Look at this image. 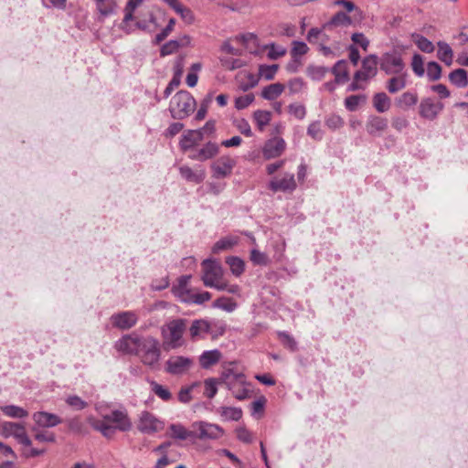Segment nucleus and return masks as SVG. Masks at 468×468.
I'll return each mask as SVG.
<instances>
[{
  "label": "nucleus",
  "mask_w": 468,
  "mask_h": 468,
  "mask_svg": "<svg viewBox=\"0 0 468 468\" xmlns=\"http://www.w3.org/2000/svg\"><path fill=\"white\" fill-rule=\"evenodd\" d=\"M115 347L126 355L137 356L140 361L150 368H156L161 358V347L158 339L152 335H140L135 333L123 335Z\"/></svg>",
  "instance_id": "1"
},
{
  "label": "nucleus",
  "mask_w": 468,
  "mask_h": 468,
  "mask_svg": "<svg viewBox=\"0 0 468 468\" xmlns=\"http://www.w3.org/2000/svg\"><path fill=\"white\" fill-rule=\"evenodd\" d=\"M202 265L203 275L201 279L206 287L214 288L218 291H227L232 294H236L239 292L238 285H229L223 279V270L216 261L207 259L203 261Z\"/></svg>",
  "instance_id": "2"
},
{
  "label": "nucleus",
  "mask_w": 468,
  "mask_h": 468,
  "mask_svg": "<svg viewBox=\"0 0 468 468\" xmlns=\"http://www.w3.org/2000/svg\"><path fill=\"white\" fill-rule=\"evenodd\" d=\"M187 328V320L176 318L161 327L164 345L169 349H176L184 345L183 335Z\"/></svg>",
  "instance_id": "3"
},
{
  "label": "nucleus",
  "mask_w": 468,
  "mask_h": 468,
  "mask_svg": "<svg viewBox=\"0 0 468 468\" xmlns=\"http://www.w3.org/2000/svg\"><path fill=\"white\" fill-rule=\"evenodd\" d=\"M196 105L194 97L188 91L180 90L171 100V116L176 120H183L195 111Z\"/></svg>",
  "instance_id": "4"
},
{
  "label": "nucleus",
  "mask_w": 468,
  "mask_h": 468,
  "mask_svg": "<svg viewBox=\"0 0 468 468\" xmlns=\"http://www.w3.org/2000/svg\"><path fill=\"white\" fill-rule=\"evenodd\" d=\"M378 59L380 69L387 75H399L405 69L402 52L398 48H392L383 53Z\"/></svg>",
  "instance_id": "5"
},
{
  "label": "nucleus",
  "mask_w": 468,
  "mask_h": 468,
  "mask_svg": "<svg viewBox=\"0 0 468 468\" xmlns=\"http://www.w3.org/2000/svg\"><path fill=\"white\" fill-rule=\"evenodd\" d=\"M191 428L195 431V441L218 440L224 435V430L219 425L207 421H195L191 424Z\"/></svg>",
  "instance_id": "6"
},
{
  "label": "nucleus",
  "mask_w": 468,
  "mask_h": 468,
  "mask_svg": "<svg viewBox=\"0 0 468 468\" xmlns=\"http://www.w3.org/2000/svg\"><path fill=\"white\" fill-rule=\"evenodd\" d=\"M443 109L444 104L441 101H436L432 97H425L419 104V114L425 120L434 121Z\"/></svg>",
  "instance_id": "7"
},
{
  "label": "nucleus",
  "mask_w": 468,
  "mask_h": 468,
  "mask_svg": "<svg viewBox=\"0 0 468 468\" xmlns=\"http://www.w3.org/2000/svg\"><path fill=\"white\" fill-rule=\"evenodd\" d=\"M164 422L149 411H143L140 415L138 430L143 433L152 434L161 431Z\"/></svg>",
  "instance_id": "8"
},
{
  "label": "nucleus",
  "mask_w": 468,
  "mask_h": 468,
  "mask_svg": "<svg viewBox=\"0 0 468 468\" xmlns=\"http://www.w3.org/2000/svg\"><path fill=\"white\" fill-rule=\"evenodd\" d=\"M193 365V360L183 356H170L165 362V371L171 375H182Z\"/></svg>",
  "instance_id": "9"
},
{
  "label": "nucleus",
  "mask_w": 468,
  "mask_h": 468,
  "mask_svg": "<svg viewBox=\"0 0 468 468\" xmlns=\"http://www.w3.org/2000/svg\"><path fill=\"white\" fill-rule=\"evenodd\" d=\"M110 319L113 327L129 330L137 324L138 315L133 311H124L112 314Z\"/></svg>",
  "instance_id": "10"
},
{
  "label": "nucleus",
  "mask_w": 468,
  "mask_h": 468,
  "mask_svg": "<svg viewBox=\"0 0 468 468\" xmlns=\"http://www.w3.org/2000/svg\"><path fill=\"white\" fill-rule=\"evenodd\" d=\"M286 147L285 141L281 137H273L265 142L262 148V155L265 159L279 157Z\"/></svg>",
  "instance_id": "11"
},
{
  "label": "nucleus",
  "mask_w": 468,
  "mask_h": 468,
  "mask_svg": "<svg viewBox=\"0 0 468 468\" xmlns=\"http://www.w3.org/2000/svg\"><path fill=\"white\" fill-rule=\"evenodd\" d=\"M236 162L229 156H221L211 165L213 177L224 178L232 173Z\"/></svg>",
  "instance_id": "12"
},
{
  "label": "nucleus",
  "mask_w": 468,
  "mask_h": 468,
  "mask_svg": "<svg viewBox=\"0 0 468 468\" xmlns=\"http://www.w3.org/2000/svg\"><path fill=\"white\" fill-rule=\"evenodd\" d=\"M32 419L35 422L34 427L40 429L53 428L62 422L60 417L48 411H37L33 413Z\"/></svg>",
  "instance_id": "13"
},
{
  "label": "nucleus",
  "mask_w": 468,
  "mask_h": 468,
  "mask_svg": "<svg viewBox=\"0 0 468 468\" xmlns=\"http://www.w3.org/2000/svg\"><path fill=\"white\" fill-rule=\"evenodd\" d=\"M104 420L107 422L114 423L116 430L121 431H127L132 429V422L125 411L122 410H112L110 414L103 416Z\"/></svg>",
  "instance_id": "14"
},
{
  "label": "nucleus",
  "mask_w": 468,
  "mask_h": 468,
  "mask_svg": "<svg viewBox=\"0 0 468 468\" xmlns=\"http://www.w3.org/2000/svg\"><path fill=\"white\" fill-rule=\"evenodd\" d=\"M269 188L273 192L293 191L296 188V182L292 174H285L282 178H273L269 183Z\"/></svg>",
  "instance_id": "15"
},
{
  "label": "nucleus",
  "mask_w": 468,
  "mask_h": 468,
  "mask_svg": "<svg viewBox=\"0 0 468 468\" xmlns=\"http://www.w3.org/2000/svg\"><path fill=\"white\" fill-rule=\"evenodd\" d=\"M203 138L200 135V131L186 130L181 136L179 146L183 152H186L197 145Z\"/></svg>",
  "instance_id": "16"
},
{
  "label": "nucleus",
  "mask_w": 468,
  "mask_h": 468,
  "mask_svg": "<svg viewBox=\"0 0 468 468\" xmlns=\"http://www.w3.org/2000/svg\"><path fill=\"white\" fill-rule=\"evenodd\" d=\"M387 128L388 120L378 115H370L366 124L367 133L373 136L380 135Z\"/></svg>",
  "instance_id": "17"
},
{
  "label": "nucleus",
  "mask_w": 468,
  "mask_h": 468,
  "mask_svg": "<svg viewBox=\"0 0 468 468\" xmlns=\"http://www.w3.org/2000/svg\"><path fill=\"white\" fill-rule=\"evenodd\" d=\"M191 279V275H183L178 278L177 283L172 288V292L181 302L186 303L192 291L188 288V282Z\"/></svg>",
  "instance_id": "18"
},
{
  "label": "nucleus",
  "mask_w": 468,
  "mask_h": 468,
  "mask_svg": "<svg viewBox=\"0 0 468 468\" xmlns=\"http://www.w3.org/2000/svg\"><path fill=\"white\" fill-rule=\"evenodd\" d=\"M219 147L216 143L208 142L196 153L189 155L192 160L206 161L218 154Z\"/></svg>",
  "instance_id": "19"
},
{
  "label": "nucleus",
  "mask_w": 468,
  "mask_h": 468,
  "mask_svg": "<svg viewBox=\"0 0 468 468\" xmlns=\"http://www.w3.org/2000/svg\"><path fill=\"white\" fill-rule=\"evenodd\" d=\"M169 431L173 439L195 442V431L191 427L187 430L180 423H174L169 426Z\"/></svg>",
  "instance_id": "20"
},
{
  "label": "nucleus",
  "mask_w": 468,
  "mask_h": 468,
  "mask_svg": "<svg viewBox=\"0 0 468 468\" xmlns=\"http://www.w3.org/2000/svg\"><path fill=\"white\" fill-rule=\"evenodd\" d=\"M180 176L187 182L200 184L206 177L204 169H192L187 165H182L179 167Z\"/></svg>",
  "instance_id": "21"
},
{
  "label": "nucleus",
  "mask_w": 468,
  "mask_h": 468,
  "mask_svg": "<svg viewBox=\"0 0 468 468\" xmlns=\"http://www.w3.org/2000/svg\"><path fill=\"white\" fill-rule=\"evenodd\" d=\"M354 20V17L352 18L345 12L339 11L335 13L326 24H324V27L332 28L335 27H348L353 24Z\"/></svg>",
  "instance_id": "22"
},
{
  "label": "nucleus",
  "mask_w": 468,
  "mask_h": 468,
  "mask_svg": "<svg viewBox=\"0 0 468 468\" xmlns=\"http://www.w3.org/2000/svg\"><path fill=\"white\" fill-rule=\"evenodd\" d=\"M210 325L207 321L203 319L194 320L189 327V334L192 340H196L198 337H203V335L208 333Z\"/></svg>",
  "instance_id": "23"
},
{
  "label": "nucleus",
  "mask_w": 468,
  "mask_h": 468,
  "mask_svg": "<svg viewBox=\"0 0 468 468\" xmlns=\"http://www.w3.org/2000/svg\"><path fill=\"white\" fill-rule=\"evenodd\" d=\"M100 16L106 17L116 12V0H93Z\"/></svg>",
  "instance_id": "24"
},
{
  "label": "nucleus",
  "mask_w": 468,
  "mask_h": 468,
  "mask_svg": "<svg viewBox=\"0 0 468 468\" xmlns=\"http://www.w3.org/2000/svg\"><path fill=\"white\" fill-rule=\"evenodd\" d=\"M373 106L378 112H386L390 109L391 100L385 92H378L373 96Z\"/></svg>",
  "instance_id": "25"
},
{
  "label": "nucleus",
  "mask_w": 468,
  "mask_h": 468,
  "mask_svg": "<svg viewBox=\"0 0 468 468\" xmlns=\"http://www.w3.org/2000/svg\"><path fill=\"white\" fill-rule=\"evenodd\" d=\"M438 51L437 57L438 58L444 62L447 66H451L453 61V51L450 45L443 41H439L437 43Z\"/></svg>",
  "instance_id": "26"
},
{
  "label": "nucleus",
  "mask_w": 468,
  "mask_h": 468,
  "mask_svg": "<svg viewBox=\"0 0 468 468\" xmlns=\"http://www.w3.org/2000/svg\"><path fill=\"white\" fill-rule=\"evenodd\" d=\"M407 85L406 74H399L390 78L386 84V88L389 93H397L403 90Z\"/></svg>",
  "instance_id": "27"
},
{
  "label": "nucleus",
  "mask_w": 468,
  "mask_h": 468,
  "mask_svg": "<svg viewBox=\"0 0 468 468\" xmlns=\"http://www.w3.org/2000/svg\"><path fill=\"white\" fill-rule=\"evenodd\" d=\"M336 83H344L348 80L347 61L345 59L338 60L332 69Z\"/></svg>",
  "instance_id": "28"
},
{
  "label": "nucleus",
  "mask_w": 468,
  "mask_h": 468,
  "mask_svg": "<svg viewBox=\"0 0 468 468\" xmlns=\"http://www.w3.org/2000/svg\"><path fill=\"white\" fill-rule=\"evenodd\" d=\"M221 358V353L218 349L205 351L199 358L200 365L203 368H208L217 364Z\"/></svg>",
  "instance_id": "29"
},
{
  "label": "nucleus",
  "mask_w": 468,
  "mask_h": 468,
  "mask_svg": "<svg viewBox=\"0 0 468 468\" xmlns=\"http://www.w3.org/2000/svg\"><path fill=\"white\" fill-rule=\"evenodd\" d=\"M284 88V85L280 82L270 84L263 88L261 96L267 101H274L283 92Z\"/></svg>",
  "instance_id": "30"
},
{
  "label": "nucleus",
  "mask_w": 468,
  "mask_h": 468,
  "mask_svg": "<svg viewBox=\"0 0 468 468\" xmlns=\"http://www.w3.org/2000/svg\"><path fill=\"white\" fill-rule=\"evenodd\" d=\"M449 80L454 86L458 88H465L468 86L467 71L463 69H457L449 74Z\"/></svg>",
  "instance_id": "31"
},
{
  "label": "nucleus",
  "mask_w": 468,
  "mask_h": 468,
  "mask_svg": "<svg viewBox=\"0 0 468 468\" xmlns=\"http://www.w3.org/2000/svg\"><path fill=\"white\" fill-rule=\"evenodd\" d=\"M379 65V59L377 55L371 54L366 57L362 61V70L368 74V78L377 75V65Z\"/></svg>",
  "instance_id": "32"
},
{
  "label": "nucleus",
  "mask_w": 468,
  "mask_h": 468,
  "mask_svg": "<svg viewBox=\"0 0 468 468\" xmlns=\"http://www.w3.org/2000/svg\"><path fill=\"white\" fill-rule=\"evenodd\" d=\"M218 412L224 420L238 421L242 418V410L237 407H220Z\"/></svg>",
  "instance_id": "33"
},
{
  "label": "nucleus",
  "mask_w": 468,
  "mask_h": 468,
  "mask_svg": "<svg viewBox=\"0 0 468 468\" xmlns=\"http://www.w3.org/2000/svg\"><path fill=\"white\" fill-rule=\"evenodd\" d=\"M252 117L258 129L263 131L271 120V112L270 111L257 110L253 112Z\"/></svg>",
  "instance_id": "34"
},
{
  "label": "nucleus",
  "mask_w": 468,
  "mask_h": 468,
  "mask_svg": "<svg viewBox=\"0 0 468 468\" xmlns=\"http://www.w3.org/2000/svg\"><path fill=\"white\" fill-rule=\"evenodd\" d=\"M250 383L248 385H236L235 383H229L228 388L233 394V396L239 400H244L250 397L251 390L250 389Z\"/></svg>",
  "instance_id": "35"
},
{
  "label": "nucleus",
  "mask_w": 468,
  "mask_h": 468,
  "mask_svg": "<svg viewBox=\"0 0 468 468\" xmlns=\"http://www.w3.org/2000/svg\"><path fill=\"white\" fill-rule=\"evenodd\" d=\"M1 411L7 417L23 419L28 416V411L16 405H6L0 408Z\"/></svg>",
  "instance_id": "36"
},
{
  "label": "nucleus",
  "mask_w": 468,
  "mask_h": 468,
  "mask_svg": "<svg viewBox=\"0 0 468 468\" xmlns=\"http://www.w3.org/2000/svg\"><path fill=\"white\" fill-rule=\"evenodd\" d=\"M335 5L343 6L347 12H354V19L361 21L364 18L363 11L356 6V5L348 0H335Z\"/></svg>",
  "instance_id": "37"
},
{
  "label": "nucleus",
  "mask_w": 468,
  "mask_h": 468,
  "mask_svg": "<svg viewBox=\"0 0 468 468\" xmlns=\"http://www.w3.org/2000/svg\"><path fill=\"white\" fill-rule=\"evenodd\" d=\"M418 102V95L416 93L406 91L402 93L398 99H397V104L399 107L407 109L411 106L416 105Z\"/></svg>",
  "instance_id": "38"
},
{
  "label": "nucleus",
  "mask_w": 468,
  "mask_h": 468,
  "mask_svg": "<svg viewBox=\"0 0 468 468\" xmlns=\"http://www.w3.org/2000/svg\"><path fill=\"white\" fill-rule=\"evenodd\" d=\"M24 424L18 422L12 421H5L0 425V435L5 438H8L10 436H15V434L22 430V426Z\"/></svg>",
  "instance_id": "39"
},
{
  "label": "nucleus",
  "mask_w": 468,
  "mask_h": 468,
  "mask_svg": "<svg viewBox=\"0 0 468 468\" xmlns=\"http://www.w3.org/2000/svg\"><path fill=\"white\" fill-rule=\"evenodd\" d=\"M151 390L156 395L159 399L164 401H169L172 399V394L167 388L157 383L154 380L150 381Z\"/></svg>",
  "instance_id": "40"
},
{
  "label": "nucleus",
  "mask_w": 468,
  "mask_h": 468,
  "mask_svg": "<svg viewBox=\"0 0 468 468\" xmlns=\"http://www.w3.org/2000/svg\"><path fill=\"white\" fill-rule=\"evenodd\" d=\"M414 43L416 46L425 53H432L434 51V45L431 40L421 35H413Z\"/></svg>",
  "instance_id": "41"
},
{
  "label": "nucleus",
  "mask_w": 468,
  "mask_h": 468,
  "mask_svg": "<svg viewBox=\"0 0 468 468\" xmlns=\"http://www.w3.org/2000/svg\"><path fill=\"white\" fill-rule=\"evenodd\" d=\"M279 66L277 64L273 65H260L259 67V78H263L266 80H271L274 79Z\"/></svg>",
  "instance_id": "42"
},
{
  "label": "nucleus",
  "mask_w": 468,
  "mask_h": 468,
  "mask_svg": "<svg viewBox=\"0 0 468 468\" xmlns=\"http://www.w3.org/2000/svg\"><path fill=\"white\" fill-rule=\"evenodd\" d=\"M202 69L200 62L193 63L190 67V72L186 75V82L188 87L194 88L198 80L197 72Z\"/></svg>",
  "instance_id": "43"
},
{
  "label": "nucleus",
  "mask_w": 468,
  "mask_h": 468,
  "mask_svg": "<svg viewBox=\"0 0 468 468\" xmlns=\"http://www.w3.org/2000/svg\"><path fill=\"white\" fill-rule=\"evenodd\" d=\"M219 384V380L214 378H209L205 379L204 386L205 391L204 395L208 399H213L218 392V385Z\"/></svg>",
  "instance_id": "44"
},
{
  "label": "nucleus",
  "mask_w": 468,
  "mask_h": 468,
  "mask_svg": "<svg viewBox=\"0 0 468 468\" xmlns=\"http://www.w3.org/2000/svg\"><path fill=\"white\" fill-rule=\"evenodd\" d=\"M31 431L35 432V439L40 442H54L56 436L53 432H48L37 427H32Z\"/></svg>",
  "instance_id": "45"
},
{
  "label": "nucleus",
  "mask_w": 468,
  "mask_h": 468,
  "mask_svg": "<svg viewBox=\"0 0 468 468\" xmlns=\"http://www.w3.org/2000/svg\"><path fill=\"white\" fill-rule=\"evenodd\" d=\"M366 101V95H351L346 98L345 106L347 110L354 112L360 103H365Z\"/></svg>",
  "instance_id": "46"
},
{
  "label": "nucleus",
  "mask_w": 468,
  "mask_h": 468,
  "mask_svg": "<svg viewBox=\"0 0 468 468\" xmlns=\"http://www.w3.org/2000/svg\"><path fill=\"white\" fill-rule=\"evenodd\" d=\"M226 262L229 265L231 272L239 276L244 271V261L238 257H229Z\"/></svg>",
  "instance_id": "47"
},
{
  "label": "nucleus",
  "mask_w": 468,
  "mask_h": 468,
  "mask_svg": "<svg viewBox=\"0 0 468 468\" xmlns=\"http://www.w3.org/2000/svg\"><path fill=\"white\" fill-rule=\"evenodd\" d=\"M219 61L221 66L228 70H235L242 68L245 63L239 58H230L227 57H220Z\"/></svg>",
  "instance_id": "48"
},
{
  "label": "nucleus",
  "mask_w": 468,
  "mask_h": 468,
  "mask_svg": "<svg viewBox=\"0 0 468 468\" xmlns=\"http://www.w3.org/2000/svg\"><path fill=\"white\" fill-rule=\"evenodd\" d=\"M328 70V68L324 66L312 65L307 68V74L312 80H320L324 77Z\"/></svg>",
  "instance_id": "49"
},
{
  "label": "nucleus",
  "mask_w": 468,
  "mask_h": 468,
  "mask_svg": "<svg viewBox=\"0 0 468 468\" xmlns=\"http://www.w3.org/2000/svg\"><path fill=\"white\" fill-rule=\"evenodd\" d=\"M427 77L430 80L435 81L441 77V67L435 61H430L427 64Z\"/></svg>",
  "instance_id": "50"
},
{
  "label": "nucleus",
  "mask_w": 468,
  "mask_h": 468,
  "mask_svg": "<svg viewBox=\"0 0 468 468\" xmlns=\"http://www.w3.org/2000/svg\"><path fill=\"white\" fill-rule=\"evenodd\" d=\"M237 243V240L232 238L221 239L215 243L212 248L213 253H218L222 250H227L232 248Z\"/></svg>",
  "instance_id": "51"
},
{
  "label": "nucleus",
  "mask_w": 468,
  "mask_h": 468,
  "mask_svg": "<svg viewBox=\"0 0 468 468\" xmlns=\"http://www.w3.org/2000/svg\"><path fill=\"white\" fill-rule=\"evenodd\" d=\"M213 306L230 313L237 308V303L231 299L221 297L213 303Z\"/></svg>",
  "instance_id": "52"
},
{
  "label": "nucleus",
  "mask_w": 468,
  "mask_h": 468,
  "mask_svg": "<svg viewBox=\"0 0 468 468\" xmlns=\"http://www.w3.org/2000/svg\"><path fill=\"white\" fill-rule=\"evenodd\" d=\"M411 68L418 77H422L425 73L423 58L420 54H414L411 60Z\"/></svg>",
  "instance_id": "53"
},
{
  "label": "nucleus",
  "mask_w": 468,
  "mask_h": 468,
  "mask_svg": "<svg viewBox=\"0 0 468 468\" xmlns=\"http://www.w3.org/2000/svg\"><path fill=\"white\" fill-rule=\"evenodd\" d=\"M199 385L198 382H195L190 386H186L181 388V389L178 392V400L182 403H188L191 401V392L194 388L197 387Z\"/></svg>",
  "instance_id": "54"
},
{
  "label": "nucleus",
  "mask_w": 468,
  "mask_h": 468,
  "mask_svg": "<svg viewBox=\"0 0 468 468\" xmlns=\"http://www.w3.org/2000/svg\"><path fill=\"white\" fill-rule=\"evenodd\" d=\"M211 294L208 292H203L201 293H194L191 292L190 296L186 298V303H196V304H202L205 302H207L210 300Z\"/></svg>",
  "instance_id": "55"
},
{
  "label": "nucleus",
  "mask_w": 468,
  "mask_h": 468,
  "mask_svg": "<svg viewBox=\"0 0 468 468\" xmlns=\"http://www.w3.org/2000/svg\"><path fill=\"white\" fill-rule=\"evenodd\" d=\"M134 18L133 16V11H129L124 9V17L122 19V22L120 26V28L124 31L126 34H131L134 31L133 26L130 24L131 21H133Z\"/></svg>",
  "instance_id": "56"
},
{
  "label": "nucleus",
  "mask_w": 468,
  "mask_h": 468,
  "mask_svg": "<svg viewBox=\"0 0 468 468\" xmlns=\"http://www.w3.org/2000/svg\"><path fill=\"white\" fill-rule=\"evenodd\" d=\"M307 134L316 141L322 140L323 132L319 121H314L309 124L307 128Z\"/></svg>",
  "instance_id": "57"
},
{
  "label": "nucleus",
  "mask_w": 468,
  "mask_h": 468,
  "mask_svg": "<svg viewBox=\"0 0 468 468\" xmlns=\"http://www.w3.org/2000/svg\"><path fill=\"white\" fill-rule=\"evenodd\" d=\"M255 100L253 93H249L244 96H239L235 99V108L237 110H243L249 107Z\"/></svg>",
  "instance_id": "58"
},
{
  "label": "nucleus",
  "mask_w": 468,
  "mask_h": 468,
  "mask_svg": "<svg viewBox=\"0 0 468 468\" xmlns=\"http://www.w3.org/2000/svg\"><path fill=\"white\" fill-rule=\"evenodd\" d=\"M288 112L290 114L293 115L298 120L304 119L306 115V109L304 105L301 103H291L288 106Z\"/></svg>",
  "instance_id": "59"
},
{
  "label": "nucleus",
  "mask_w": 468,
  "mask_h": 468,
  "mask_svg": "<svg viewBox=\"0 0 468 468\" xmlns=\"http://www.w3.org/2000/svg\"><path fill=\"white\" fill-rule=\"evenodd\" d=\"M180 43L177 40H170L164 44L160 49L161 57H165L178 50Z\"/></svg>",
  "instance_id": "60"
},
{
  "label": "nucleus",
  "mask_w": 468,
  "mask_h": 468,
  "mask_svg": "<svg viewBox=\"0 0 468 468\" xmlns=\"http://www.w3.org/2000/svg\"><path fill=\"white\" fill-rule=\"evenodd\" d=\"M278 336L285 347L289 348L291 351H295L297 349L296 341L288 333L278 332Z\"/></svg>",
  "instance_id": "61"
},
{
  "label": "nucleus",
  "mask_w": 468,
  "mask_h": 468,
  "mask_svg": "<svg viewBox=\"0 0 468 468\" xmlns=\"http://www.w3.org/2000/svg\"><path fill=\"white\" fill-rule=\"evenodd\" d=\"M66 403L77 410H81L88 406V403L77 395L69 396Z\"/></svg>",
  "instance_id": "62"
},
{
  "label": "nucleus",
  "mask_w": 468,
  "mask_h": 468,
  "mask_svg": "<svg viewBox=\"0 0 468 468\" xmlns=\"http://www.w3.org/2000/svg\"><path fill=\"white\" fill-rule=\"evenodd\" d=\"M247 81H243L239 83V89L243 91H247L254 87H256L259 83L260 78L253 73L246 74Z\"/></svg>",
  "instance_id": "63"
},
{
  "label": "nucleus",
  "mask_w": 468,
  "mask_h": 468,
  "mask_svg": "<svg viewBox=\"0 0 468 468\" xmlns=\"http://www.w3.org/2000/svg\"><path fill=\"white\" fill-rule=\"evenodd\" d=\"M325 125L332 130H335L344 125V121L339 115L332 114L325 119Z\"/></svg>",
  "instance_id": "64"
}]
</instances>
